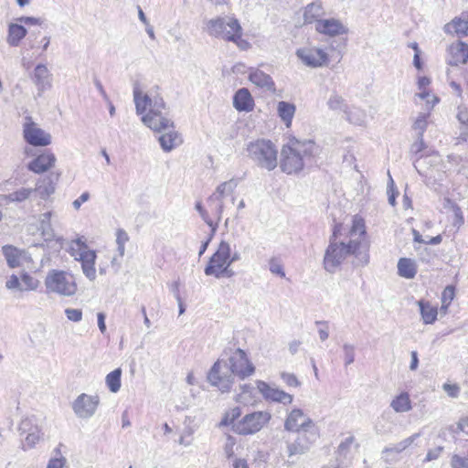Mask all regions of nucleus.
Here are the masks:
<instances>
[{"instance_id":"f704fd0d","label":"nucleus","mask_w":468,"mask_h":468,"mask_svg":"<svg viewBox=\"0 0 468 468\" xmlns=\"http://www.w3.org/2000/svg\"><path fill=\"white\" fill-rule=\"evenodd\" d=\"M2 251L10 268H16L20 265L22 252L13 246L5 245L2 248Z\"/></svg>"},{"instance_id":"b1692460","label":"nucleus","mask_w":468,"mask_h":468,"mask_svg":"<svg viewBox=\"0 0 468 468\" xmlns=\"http://www.w3.org/2000/svg\"><path fill=\"white\" fill-rule=\"evenodd\" d=\"M249 80L257 87L269 91L275 90V84L271 77L260 69L250 72Z\"/></svg>"},{"instance_id":"1a4fd4ad","label":"nucleus","mask_w":468,"mask_h":468,"mask_svg":"<svg viewBox=\"0 0 468 468\" xmlns=\"http://www.w3.org/2000/svg\"><path fill=\"white\" fill-rule=\"evenodd\" d=\"M284 429L298 433H308L313 440L318 438V431L314 421L300 409H294L290 412L284 422Z\"/></svg>"},{"instance_id":"49530a36","label":"nucleus","mask_w":468,"mask_h":468,"mask_svg":"<svg viewBox=\"0 0 468 468\" xmlns=\"http://www.w3.org/2000/svg\"><path fill=\"white\" fill-rule=\"evenodd\" d=\"M128 234L122 230L118 229L116 233V243L118 245V252L121 257L124 255L125 251V243L128 241Z\"/></svg>"},{"instance_id":"2eb2a0df","label":"nucleus","mask_w":468,"mask_h":468,"mask_svg":"<svg viewBox=\"0 0 468 468\" xmlns=\"http://www.w3.org/2000/svg\"><path fill=\"white\" fill-rule=\"evenodd\" d=\"M32 80L37 89V96H41L44 91L49 90L52 86V75L44 64L36 66Z\"/></svg>"},{"instance_id":"e433bc0d","label":"nucleus","mask_w":468,"mask_h":468,"mask_svg":"<svg viewBox=\"0 0 468 468\" xmlns=\"http://www.w3.org/2000/svg\"><path fill=\"white\" fill-rule=\"evenodd\" d=\"M366 234V227L363 218L356 216L352 221V227L349 230L348 239H356L361 244V239ZM347 239V238H346Z\"/></svg>"},{"instance_id":"3c124183","label":"nucleus","mask_w":468,"mask_h":468,"mask_svg":"<svg viewBox=\"0 0 468 468\" xmlns=\"http://www.w3.org/2000/svg\"><path fill=\"white\" fill-rule=\"evenodd\" d=\"M281 378L289 387H299L301 385L297 377L292 373L282 372Z\"/></svg>"},{"instance_id":"4c0bfd02","label":"nucleus","mask_w":468,"mask_h":468,"mask_svg":"<svg viewBox=\"0 0 468 468\" xmlns=\"http://www.w3.org/2000/svg\"><path fill=\"white\" fill-rule=\"evenodd\" d=\"M122 369L116 368L110 372L105 378L106 385L111 392L116 393L121 388Z\"/></svg>"},{"instance_id":"dca6fc26","label":"nucleus","mask_w":468,"mask_h":468,"mask_svg":"<svg viewBox=\"0 0 468 468\" xmlns=\"http://www.w3.org/2000/svg\"><path fill=\"white\" fill-rule=\"evenodd\" d=\"M315 29L317 32L330 37L343 35L347 32V28L344 24L340 20L335 18L321 19L317 21L315 24Z\"/></svg>"},{"instance_id":"37998d69","label":"nucleus","mask_w":468,"mask_h":468,"mask_svg":"<svg viewBox=\"0 0 468 468\" xmlns=\"http://www.w3.org/2000/svg\"><path fill=\"white\" fill-rule=\"evenodd\" d=\"M21 283H22V288H21V292H24V291H35L38 288L39 286V281L34 277H32L31 275H29L28 273L25 272L21 275Z\"/></svg>"},{"instance_id":"2f4dec72","label":"nucleus","mask_w":468,"mask_h":468,"mask_svg":"<svg viewBox=\"0 0 468 468\" xmlns=\"http://www.w3.org/2000/svg\"><path fill=\"white\" fill-rule=\"evenodd\" d=\"M238 186V182L235 179L223 182L218 186L215 192L210 196L212 199H222L231 195Z\"/></svg>"},{"instance_id":"79ce46f5","label":"nucleus","mask_w":468,"mask_h":468,"mask_svg":"<svg viewBox=\"0 0 468 468\" xmlns=\"http://www.w3.org/2000/svg\"><path fill=\"white\" fill-rule=\"evenodd\" d=\"M15 203L19 204L27 200H30L34 195L33 187L22 186L12 192Z\"/></svg>"},{"instance_id":"473e14b6","label":"nucleus","mask_w":468,"mask_h":468,"mask_svg":"<svg viewBox=\"0 0 468 468\" xmlns=\"http://www.w3.org/2000/svg\"><path fill=\"white\" fill-rule=\"evenodd\" d=\"M344 117L355 125L362 126L366 124L367 113L364 110L358 107H348L347 112L345 113Z\"/></svg>"},{"instance_id":"5701e85b","label":"nucleus","mask_w":468,"mask_h":468,"mask_svg":"<svg viewBox=\"0 0 468 468\" xmlns=\"http://www.w3.org/2000/svg\"><path fill=\"white\" fill-rule=\"evenodd\" d=\"M233 105L239 112L251 111L254 101L250 91L245 88L239 89L234 95Z\"/></svg>"},{"instance_id":"4be33fe9","label":"nucleus","mask_w":468,"mask_h":468,"mask_svg":"<svg viewBox=\"0 0 468 468\" xmlns=\"http://www.w3.org/2000/svg\"><path fill=\"white\" fill-rule=\"evenodd\" d=\"M451 58L449 63L451 65L465 64L468 60V45L462 41H458L451 45L449 48Z\"/></svg>"},{"instance_id":"aec40b11","label":"nucleus","mask_w":468,"mask_h":468,"mask_svg":"<svg viewBox=\"0 0 468 468\" xmlns=\"http://www.w3.org/2000/svg\"><path fill=\"white\" fill-rule=\"evenodd\" d=\"M444 31L447 34L456 35L459 37L468 35V14H462L455 17L450 23L444 26Z\"/></svg>"},{"instance_id":"6e6552de","label":"nucleus","mask_w":468,"mask_h":468,"mask_svg":"<svg viewBox=\"0 0 468 468\" xmlns=\"http://www.w3.org/2000/svg\"><path fill=\"white\" fill-rule=\"evenodd\" d=\"M231 248L229 242L222 240L217 251L212 255L207 267L205 274L207 276H215L219 278L228 268L231 265L230 261Z\"/></svg>"},{"instance_id":"e2e57ef3","label":"nucleus","mask_w":468,"mask_h":468,"mask_svg":"<svg viewBox=\"0 0 468 468\" xmlns=\"http://www.w3.org/2000/svg\"><path fill=\"white\" fill-rule=\"evenodd\" d=\"M456 117L461 123L467 125L468 124V109L465 107H462V106L458 107V112H457Z\"/></svg>"},{"instance_id":"423d86ee","label":"nucleus","mask_w":468,"mask_h":468,"mask_svg":"<svg viewBox=\"0 0 468 468\" xmlns=\"http://www.w3.org/2000/svg\"><path fill=\"white\" fill-rule=\"evenodd\" d=\"M207 29L210 36L232 42L240 40L242 35L239 21L229 16L210 19L207 24Z\"/></svg>"},{"instance_id":"7c9ffc66","label":"nucleus","mask_w":468,"mask_h":468,"mask_svg":"<svg viewBox=\"0 0 468 468\" xmlns=\"http://www.w3.org/2000/svg\"><path fill=\"white\" fill-rule=\"evenodd\" d=\"M390 407L397 413L408 412L411 410V400L407 392L396 396L390 402Z\"/></svg>"},{"instance_id":"0e129e2a","label":"nucleus","mask_w":468,"mask_h":468,"mask_svg":"<svg viewBox=\"0 0 468 468\" xmlns=\"http://www.w3.org/2000/svg\"><path fill=\"white\" fill-rule=\"evenodd\" d=\"M354 441V437L353 436H350L348 438H346L344 441H342L339 446H338V452L340 454L342 453H346V452L349 451L350 449V446L351 444L353 443Z\"/></svg>"},{"instance_id":"ea45409f","label":"nucleus","mask_w":468,"mask_h":468,"mask_svg":"<svg viewBox=\"0 0 468 468\" xmlns=\"http://www.w3.org/2000/svg\"><path fill=\"white\" fill-rule=\"evenodd\" d=\"M430 117L429 112H420L418 114L416 120L413 122V129L417 133V135L423 136L428 125V119Z\"/></svg>"},{"instance_id":"a878e982","label":"nucleus","mask_w":468,"mask_h":468,"mask_svg":"<svg viewBox=\"0 0 468 468\" xmlns=\"http://www.w3.org/2000/svg\"><path fill=\"white\" fill-rule=\"evenodd\" d=\"M420 433H414L413 435L402 440L392 447H385L382 451V454L386 455L385 462L389 463L394 461L393 458H388L391 453H400L408 449L418 438Z\"/></svg>"},{"instance_id":"412c9836","label":"nucleus","mask_w":468,"mask_h":468,"mask_svg":"<svg viewBox=\"0 0 468 468\" xmlns=\"http://www.w3.org/2000/svg\"><path fill=\"white\" fill-rule=\"evenodd\" d=\"M27 35V28L21 23H9L7 27L6 43L10 47H18Z\"/></svg>"},{"instance_id":"f257e3e1","label":"nucleus","mask_w":468,"mask_h":468,"mask_svg":"<svg viewBox=\"0 0 468 468\" xmlns=\"http://www.w3.org/2000/svg\"><path fill=\"white\" fill-rule=\"evenodd\" d=\"M255 367L250 362L244 350L237 348L228 361L218 359L211 367L207 379L221 392H229L234 381V376L243 379L254 373Z\"/></svg>"},{"instance_id":"a211bd4d","label":"nucleus","mask_w":468,"mask_h":468,"mask_svg":"<svg viewBox=\"0 0 468 468\" xmlns=\"http://www.w3.org/2000/svg\"><path fill=\"white\" fill-rule=\"evenodd\" d=\"M55 163L56 156L52 153L47 152L28 163L27 168L36 174H41L53 167Z\"/></svg>"},{"instance_id":"58836bf2","label":"nucleus","mask_w":468,"mask_h":468,"mask_svg":"<svg viewBox=\"0 0 468 468\" xmlns=\"http://www.w3.org/2000/svg\"><path fill=\"white\" fill-rule=\"evenodd\" d=\"M88 247L81 239H77L72 240L69 245V252L76 259L79 260L81 258L80 254H84L85 252H89Z\"/></svg>"},{"instance_id":"c756f323","label":"nucleus","mask_w":468,"mask_h":468,"mask_svg":"<svg viewBox=\"0 0 468 468\" xmlns=\"http://www.w3.org/2000/svg\"><path fill=\"white\" fill-rule=\"evenodd\" d=\"M277 112L286 127H290L295 113V106L292 103L282 101L278 102Z\"/></svg>"},{"instance_id":"f8f14e48","label":"nucleus","mask_w":468,"mask_h":468,"mask_svg":"<svg viewBox=\"0 0 468 468\" xmlns=\"http://www.w3.org/2000/svg\"><path fill=\"white\" fill-rule=\"evenodd\" d=\"M27 122L24 124V138L31 145L47 146L51 143V135L40 129L31 117H27Z\"/></svg>"},{"instance_id":"bf43d9fd","label":"nucleus","mask_w":468,"mask_h":468,"mask_svg":"<svg viewBox=\"0 0 468 468\" xmlns=\"http://www.w3.org/2000/svg\"><path fill=\"white\" fill-rule=\"evenodd\" d=\"M67 463V459L63 456L54 457L49 460L47 468H63Z\"/></svg>"},{"instance_id":"603ef678","label":"nucleus","mask_w":468,"mask_h":468,"mask_svg":"<svg viewBox=\"0 0 468 468\" xmlns=\"http://www.w3.org/2000/svg\"><path fill=\"white\" fill-rule=\"evenodd\" d=\"M5 286L9 290H17L21 292L22 283L21 278L19 279L16 275H11L5 282Z\"/></svg>"},{"instance_id":"cd10ccee","label":"nucleus","mask_w":468,"mask_h":468,"mask_svg":"<svg viewBox=\"0 0 468 468\" xmlns=\"http://www.w3.org/2000/svg\"><path fill=\"white\" fill-rule=\"evenodd\" d=\"M324 15V10L322 5L318 2L311 3L307 5L303 11V19L304 23H317V21L321 20V17Z\"/></svg>"},{"instance_id":"4468645a","label":"nucleus","mask_w":468,"mask_h":468,"mask_svg":"<svg viewBox=\"0 0 468 468\" xmlns=\"http://www.w3.org/2000/svg\"><path fill=\"white\" fill-rule=\"evenodd\" d=\"M257 386L261 394L267 400L280 402L284 405L291 404L292 402V395L279 389L278 388L272 387L264 381H259Z\"/></svg>"},{"instance_id":"338daca9","label":"nucleus","mask_w":468,"mask_h":468,"mask_svg":"<svg viewBox=\"0 0 468 468\" xmlns=\"http://www.w3.org/2000/svg\"><path fill=\"white\" fill-rule=\"evenodd\" d=\"M454 213V225H462L463 223V218L461 208L458 206H453Z\"/></svg>"},{"instance_id":"c9c22d12","label":"nucleus","mask_w":468,"mask_h":468,"mask_svg":"<svg viewBox=\"0 0 468 468\" xmlns=\"http://www.w3.org/2000/svg\"><path fill=\"white\" fill-rule=\"evenodd\" d=\"M418 305L424 322H434L438 315L437 306L430 302L419 301Z\"/></svg>"},{"instance_id":"5fc2aeb1","label":"nucleus","mask_w":468,"mask_h":468,"mask_svg":"<svg viewBox=\"0 0 468 468\" xmlns=\"http://www.w3.org/2000/svg\"><path fill=\"white\" fill-rule=\"evenodd\" d=\"M51 212H46L40 216V229L45 234L50 230Z\"/></svg>"},{"instance_id":"393cba45","label":"nucleus","mask_w":468,"mask_h":468,"mask_svg":"<svg viewBox=\"0 0 468 468\" xmlns=\"http://www.w3.org/2000/svg\"><path fill=\"white\" fill-rule=\"evenodd\" d=\"M81 258L79 261H81V267L83 273L90 280L93 281L96 278L95 260L96 253L94 250H90L84 254H80Z\"/></svg>"},{"instance_id":"864d4df0","label":"nucleus","mask_w":468,"mask_h":468,"mask_svg":"<svg viewBox=\"0 0 468 468\" xmlns=\"http://www.w3.org/2000/svg\"><path fill=\"white\" fill-rule=\"evenodd\" d=\"M452 468H468V461L465 458L453 454L451 460Z\"/></svg>"},{"instance_id":"bb28decb","label":"nucleus","mask_w":468,"mask_h":468,"mask_svg":"<svg viewBox=\"0 0 468 468\" xmlns=\"http://www.w3.org/2000/svg\"><path fill=\"white\" fill-rule=\"evenodd\" d=\"M55 185L51 176H46L38 180L33 187L34 195H37L41 199L46 200L55 192Z\"/></svg>"},{"instance_id":"a19ab883","label":"nucleus","mask_w":468,"mask_h":468,"mask_svg":"<svg viewBox=\"0 0 468 468\" xmlns=\"http://www.w3.org/2000/svg\"><path fill=\"white\" fill-rule=\"evenodd\" d=\"M454 295H455L454 287L452 285L446 286L441 293V307L440 312L441 314L446 313L448 306L450 305V303H452V301L454 298Z\"/></svg>"},{"instance_id":"052dcab7","label":"nucleus","mask_w":468,"mask_h":468,"mask_svg":"<svg viewBox=\"0 0 468 468\" xmlns=\"http://www.w3.org/2000/svg\"><path fill=\"white\" fill-rule=\"evenodd\" d=\"M65 313L67 318L73 322H79L82 318V313L79 309H67Z\"/></svg>"},{"instance_id":"6ab92c4d","label":"nucleus","mask_w":468,"mask_h":468,"mask_svg":"<svg viewBox=\"0 0 468 468\" xmlns=\"http://www.w3.org/2000/svg\"><path fill=\"white\" fill-rule=\"evenodd\" d=\"M164 133L160 135L158 141L161 148L165 152H171L176 147L179 146L182 143L181 135L175 130L174 124L168 129L163 130Z\"/></svg>"},{"instance_id":"20e7f679","label":"nucleus","mask_w":468,"mask_h":468,"mask_svg":"<svg viewBox=\"0 0 468 468\" xmlns=\"http://www.w3.org/2000/svg\"><path fill=\"white\" fill-rule=\"evenodd\" d=\"M315 150L316 146L313 141L289 139L281 151L280 166L282 171L288 175L300 173L312 161Z\"/></svg>"},{"instance_id":"c85d7f7f","label":"nucleus","mask_w":468,"mask_h":468,"mask_svg":"<svg viewBox=\"0 0 468 468\" xmlns=\"http://www.w3.org/2000/svg\"><path fill=\"white\" fill-rule=\"evenodd\" d=\"M399 275L406 278L412 279L417 273V264L415 261L408 258H401L398 262Z\"/></svg>"},{"instance_id":"ddd939ff","label":"nucleus","mask_w":468,"mask_h":468,"mask_svg":"<svg viewBox=\"0 0 468 468\" xmlns=\"http://www.w3.org/2000/svg\"><path fill=\"white\" fill-rule=\"evenodd\" d=\"M296 56L307 67L319 68L327 64L328 56L323 49L315 47H304L297 49Z\"/></svg>"},{"instance_id":"f03ea898","label":"nucleus","mask_w":468,"mask_h":468,"mask_svg":"<svg viewBox=\"0 0 468 468\" xmlns=\"http://www.w3.org/2000/svg\"><path fill=\"white\" fill-rule=\"evenodd\" d=\"M133 101L136 113L142 115V122L148 128L162 133L163 130L172 127L173 121L168 116L164 100L157 91L143 92L136 88L133 90Z\"/></svg>"},{"instance_id":"39448f33","label":"nucleus","mask_w":468,"mask_h":468,"mask_svg":"<svg viewBox=\"0 0 468 468\" xmlns=\"http://www.w3.org/2000/svg\"><path fill=\"white\" fill-rule=\"evenodd\" d=\"M248 155L261 168L269 171L277 166V149L269 140H257L247 145Z\"/></svg>"},{"instance_id":"9b49d317","label":"nucleus","mask_w":468,"mask_h":468,"mask_svg":"<svg viewBox=\"0 0 468 468\" xmlns=\"http://www.w3.org/2000/svg\"><path fill=\"white\" fill-rule=\"evenodd\" d=\"M100 403L98 395L81 393L72 402V410L79 419H90L95 415Z\"/></svg>"},{"instance_id":"680f3d73","label":"nucleus","mask_w":468,"mask_h":468,"mask_svg":"<svg viewBox=\"0 0 468 468\" xmlns=\"http://www.w3.org/2000/svg\"><path fill=\"white\" fill-rule=\"evenodd\" d=\"M442 451H443V447H441V446H439L435 449L429 450L426 454V457L424 459V462H431L433 460H437L440 457Z\"/></svg>"},{"instance_id":"0eeeda50","label":"nucleus","mask_w":468,"mask_h":468,"mask_svg":"<svg viewBox=\"0 0 468 468\" xmlns=\"http://www.w3.org/2000/svg\"><path fill=\"white\" fill-rule=\"evenodd\" d=\"M45 285L48 292L61 296H72L77 291L74 277L64 271H50L46 277Z\"/></svg>"},{"instance_id":"8fccbe9b","label":"nucleus","mask_w":468,"mask_h":468,"mask_svg":"<svg viewBox=\"0 0 468 468\" xmlns=\"http://www.w3.org/2000/svg\"><path fill=\"white\" fill-rule=\"evenodd\" d=\"M241 415V410L240 408L239 407H236L234 409H232L229 412H228L226 414V417L224 418V420H222V423L224 424H230V423H233V425L235 424L234 421L239 418V416Z\"/></svg>"},{"instance_id":"c03bdc74","label":"nucleus","mask_w":468,"mask_h":468,"mask_svg":"<svg viewBox=\"0 0 468 468\" xmlns=\"http://www.w3.org/2000/svg\"><path fill=\"white\" fill-rule=\"evenodd\" d=\"M416 96L425 101V109L429 113L433 109V107L440 101V99L436 95L431 94L428 90H422Z\"/></svg>"},{"instance_id":"4d7b16f0","label":"nucleus","mask_w":468,"mask_h":468,"mask_svg":"<svg viewBox=\"0 0 468 468\" xmlns=\"http://www.w3.org/2000/svg\"><path fill=\"white\" fill-rule=\"evenodd\" d=\"M344 353H345V365H351L355 360V351L354 347L349 345L344 346Z\"/></svg>"},{"instance_id":"6e6d98bb","label":"nucleus","mask_w":468,"mask_h":468,"mask_svg":"<svg viewBox=\"0 0 468 468\" xmlns=\"http://www.w3.org/2000/svg\"><path fill=\"white\" fill-rule=\"evenodd\" d=\"M442 389L448 394L451 398H457L459 396L460 388L456 384H449L445 383L442 386Z\"/></svg>"},{"instance_id":"13d9d810","label":"nucleus","mask_w":468,"mask_h":468,"mask_svg":"<svg viewBox=\"0 0 468 468\" xmlns=\"http://www.w3.org/2000/svg\"><path fill=\"white\" fill-rule=\"evenodd\" d=\"M270 271L271 273L277 274L281 277L285 276L282 265L276 260H271L270 261Z\"/></svg>"},{"instance_id":"a18cd8bd","label":"nucleus","mask_w":468,"mask_h":468,"mask_svg":"<svg viewBox=\"0 0 468 468\" xmlns=\"http://www.w3.org/2000/svg\"><path fill=\"white\" fill-rule=\"evenodd\" d=\"M208 201L210 203L214 215L217 218L216 223H218V221H220L224 211V200L212 199V197H209Z\"/></svg>"},{"instance_id":"7ed1b4c3","label":"nucleus","mask_w":468,"mask_h":468,"mask_svg":"<svg viewBox=\"0 0 468 468\" xmlns=\"http://www.w3.org/2000/svg\"><path fill=\"white\" fill-rule=\"evenodd\" d=\"M341 224L335 226L333 234L329 239V245L324 252V268L330 273L335 272L338 267L350 255H356V258H359L363 265L368 262V255L359 251V241L356 239H341Z\"/></svg>"},{"instance_id":"f3484780","label":"nucleus","mask_w":468,"mask_h":468,"mask_svg":"<svg viewBox=\"0 0 468 468\" xmlns=\"http://www.w3.org/2000/svg\"><path fill=\"white\" fill-rule=\"evenodd\" d=\"M315 441L308 433H299L296 440L287 445L288 456L292 457L304 454Z\"/></svg>"},{"instance_id":"774afa93","label":"nucleus","mask_w":468,"mask_h":468,"mask_svg":"<svg viewBox=\"0 0 468 468\" xmlns=\"http://www.w3.org/2000/svg\"><path fill=\"white\" fill-rule=\"evenodd\" d=\"M457 427L460 431L468 434V417L460 419L459 422L457 423Z\"/></svg>"},{"instance_id":"72a5a7b5","label":"nucleus","mask_w":468,"mask_h":468,"mask_svg":"<svg viewBox=\"0 0 468 468\" xmlns=\"http://www.w3.org/2000/svg\"><path fill=\"white\" fill-rule=\"evenodd\" d=\"M326 104L331 111L336 113H343L344 115L347 112L349 107L346 100L335 92L330 95Z\"/></svg>"},{"instance_id":"69168bd1","label":"nucleus","mask_w":468,"mask_h":468,"mask_svg":"<svg viewBox=\"0 0 468 468\" xmlns=\"http://www.w3.org/2000/svg\"><path fill=\"white\" fill-rule=\"evenodd\" d=\"M90 194L88 192L82 193L76 200L72 202V206L76 210H79L82 203L88 201Z\"/></svg>"},{"instance_id":"de8ad7c7","label":"nucleus","mask_w":468,"mask_h":468,"mask_svg":"<svg viewBox=\"0 0 468 468\" xmlns=\"http://www.w3.org/2000/svg\"><path fill=\"white\" fill-rule=\"evenodd\" d=\"M196 209L199 212L200 216L206 221V223L211 228L212 233H215L218 228V223H214L210 218H208V215L203 208L200 202L196 204Z\"/></svg>"},{"instance_id":"9d476101","label":"nucleus","mask_w":468,"mask_h":468,"mask_svg":"<svg viewBox=\"0 0 468 468\" xmlns=\"http://www.w3.org/2000/svg\"><path fill=\"white\" fill-rule=\"evenodd\" d=\"M271 420V414L267 411H255L246 414L233 426L235 432L241 435L254 434Z\"/></svg>"},{"instance_id":"09e8293b","label":"nucleus","mask_w":468,"mask_h":468,"mask_svg":"<svg viewBox=\"0 0 468 468\" xmlns=\"http://www.w3.org/2000/svg\"><path fill=\"white\" fill-rule=\"evenodd\" d=\"M16 20V22L21 23L23 26H41L43 23L42 18L35 16H22L17 17Z\"/></svg>"}]
</instances>
